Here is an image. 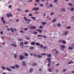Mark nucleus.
Segmentation results:
<instances>
[{"instance_id": "1", "label": "nucleus", "mask_w": 74, "mask_h": 74, "mask_svg": "<svg viewBox=\"0 0 74 74\" xmlns=\"http://www.w3.org/2000/svg\"><path fill=\"white\" fill-rule=\"evenodd\" d=\"M25 57L23 56L22 55L20 56L19 59L21 60H23V59H25Z\"/></svg>"}, {"instance_id": "2", "label": "nucleus", "mask_w": 74, "mask_h": 74, "mask_svg": "<svg viewBox=\"0 0 74 74\" xmlns=\"http://www.w3.org/2000/svg\"><path fill=\"white\" fill-rule=\"evenodd\" d=\"M11 45L14 47H17V45L16 44L14 43L11 44Z\"/></svg>"}, {"instance_id": "3", "label": "nucleus", "mask_w": 74, "mask_h": 74, "mask_svg": "<svg viewBox=\"0 0 74 74\" xmlns=\"http://www.w3.org/2000/svg\"><path fill=\"white\" fill-rule=\"evenodd\" d=\"M33 71V68H31L29 69V72L30 73H32Z\"/></svg>"}, {"instance_id": "4", "label": "nucleus", "mask_w": 74, "mask_h": 74, "mask_svg": "<svg viewBox=\"0 0 74 74\" xmlns=\"http://www.w3.org/2000/svg\"><path fill=\"white\" fill-rule=\"evenodd\" d=\"M36 30L37 32H39L40 33H42V31L41 29H36Z\"/></svg>"}, {"instance_id": "5", "label": "nucleus", "mask_w": 74, "mask_h": 74, "mask_svg": "<svg viewBox=\"0 0 74 74\" xmlns=\"http://www.w3.org/2000/svg\"><path fill=\"white\" fill-rule=\"evenodd\" d=\"M22 64L23 66H25L26 65V62L24 61H23L22 62Z\"/></svg>"}, {"instance_id": "6", "label": "nucleus", "mask_w": 74, "mask_h": 74, "mask_svg": "<svg viewBox=\"0 0 74 74\" xmlns=\"http://www.w3.org/2000/svg\"><path fill=\"white\" fill-rule=\"evenodd\" d=\"M24 55L25 56H26V57H27V56H29V54L26 53H24Z\"/></svg>"}, {"instance_id": "7", "label": "nucleus", "mask_w": 74, "mask_h": 74, "mask_svg": "<svg viewBox=\"0 0 74 74\" xmlns=\"http://www.w3.org/2000/svg\"><path fill=\"white\" fill-rule=\"evenodd\" d=\"M32 45H35V42H32L31 43Z\"/></svg>"}, {"instance_id": "8", "label": "nucleus", "mask_w": 74, "mask_h": 74, "mask_svg": "<svg viewBox=\"0 0 74 74\" xmlns=\"http://www.w3.org/2000/svg\"><path fill=\"white\" fill-rule=\"evenodd\" d=\"M61 47L62 48H65V47H66V46L64 45H61Z\"/></svg>"}, {"instance_id": "9", "label": "nucleus", "mask_w": 74, "mask_h": 74, "mask_svg": "<svg viewBox=\"0 0 74 74\" xmlns=\"http://www.w3.org/2000/svg\"><path fill=\"white\" fill-rule=\"evenodd\" d=\"M36 28V27L35 26L31 27H30L31 29H35Z\"/></svg>"}, {"instance_id": "10", "label": "nucleus", "mask_w": 74, "mask_h": 74, "mask_svg": "<svg viewBox=\"0 0 74 74\" xmlns=\"http://www.w3.org/2000/svg\"><path fill=\"white\" fill-rule=\"evenodd\" d=\"M20 44L21 46H23V42H21L20 43Z\"/></svg>"}, {"instance_id": "11", "label": "nucleus", "mask_w": 74, "mask_h": 74, "mask_svg": "<svg viewBox=\"0 0 74 74\" xmlns=\"http://www.w3.org/2000/svg\"><path fill=\"white\" fill-rule=\"evenodd\" d=\"M34 48L33 46H31L29 48L31 50H33V49H34Z\"/></svg>"}, {"instance_id": "12", "label": "nucleus", "mask_w": 74, "mask_h": 74, "mask_svg": "<svg viewBox=\"0 0 74 74\" xmlns=\"http://www.w3.org/2000/svg\"><path fill=\"white\" fill-rule=\"evenodd\" d=\"M15 66L16 68H19L20 67V66L19 65H18V64H16L15 65Z\"/></svg>"}, {"instance_id": "13", "label": "nucleus", "mask_w": 74, "mask_h": 74, "mask_svg": "<svg viewBox=\"0 0 74 74\" xmlns=\"http://www.w3.org/2000/svg\"><path fill=\"white\" fill-rule=\"evenodd\" d=\"M51 60V58H47V60H48L49 62V61H50V60Z\"/></svg>"}, {"instance_id": "14", "label": "nucleus", "mask_w": 74, "mask_h": 74, "mask_svg": "<svg viewBox=\"0 0 74 74\" xmlns=\"http://www.w3.org/2000/svg\"><path fill=\"white\" fill-rule=\"evenodd\" d=\"M62 44H66V41L65 40H62Z\"/></svg>"}, {"instance_id": "15", "label": "nucleus", "mask_w": 74, "mask_h": 74, "mask_svg": "<svg viewBox=\"0 0 74 74\" xmlns=\"http://www.w3.org/2000/svg\"><path fill=\"white\" fill-rule=\"evenodd\" d=\"M61 10L62 11H64V12H65L66 11V10H65V8H61Z\"/></svg>"}, {"instance_id": "16", "label": "nucleus", "mask_w": 74, "mask_h": 74, "mask_svg": "<svg viewBox=\"0 0 74 74\" xmlns=\"http://www.w3.org/2000/svg\"><path fill=\"white\" fill-rule=\"evenodd\" d=\"M48 71H49V72H52V69H51L50 68H49V69L48 68Z\"/></svg>"}, {"instance_id": "17", "label": "nucleus", "mask_w": 74, "mask_h": 74, "mask_svg": "<svg viewBox=\"0 0 74 74\" xmlns=\"http://www.w3.org/2000/svg\"><path fill=\"white\" fill-rule=\"evenodd\" d=\"M6 69L8 70V71H11V70L10 69V68H8L7 67L6 68Z\"/></svg>"}, {"instance_id": "18", "label": "nucleus", "mask_w": 74, "mask_h": 74, "mask_svg": "<svg viewBox=\"0 0 74 74\" xmlns=\"http://www.w3.org/2000/svg\"><path fill=\"white\" fill-rule=\"evenodd\" d=\"M14 59H16L17 58V55L16 54L14 55Z\"/></svg>"}, {"instance_id": "19", "label": "nucleus", "mask_w": 74, "mask_h": 74, "mask_svg": "<svg viewBox=\"0 0 74 74\" xmlns=\"http://www.w3.org/2000/svg\"><path fill=\"white\" fill-rule=\"evenodd\" d=\"M36 45H41V44H39L38 42L36 43Z\"/></svg>"}, {"instance_id": "20", "label": "nucleus", "mask_w": 74, "mask_h": 74, "mask_svg": "<svg viewBox=\"0 0 74 74\" xmlns=\"http://www.w3.org/2000/svg\"><path fill=\"white\" fill-rule=\"evenodd\" d=\"M69 5H70V6H71V7H73V4L71 3H69Z\"/></svg>"}, {"instance_id": "21", "label": "nucleus", "mask_w": 74, "mask_h": 74, "mask_svg": "<svg viewBox=\"0 0 74 74\" xmlns=\"http://www.w3.org/2000/svg\"><path fill=\"white\" fill-rule=\"evenodd\" d=\"M10 30H11L13 33H14V29L13 28H10Z\"/></svg>"}, {"instance_id": "22", "label": "nucleus", "mask_w": 74, "mask_h": 74, "mask_svg": "<svg viewBox=\"0 0 74 74\" xmlns=\"http://www.w3.org/2000/svg\"><path fill=\"white\" fill-rule=\"evenodd\" d=\"M59 43H62V40H58Z\"/></svg>"}, {"instance_id": "23", "label": "nucleus", "mask_w": 74, "mask_h": 74, "mask_svg": "<svg viewBox=\"0 0 74 74\" xmlns=\"http://www.w3.org/2000/svg\"><path fill=\"white\" fill-rule=\"evenodd\" d=\"M37 57H38V58H42V56H40V55H38L37 56Z\"/></svg>"}, {"instance_id": "24", "label": "nucleus", "mask_w": 74, "mask_h": 74, "mask_svg": "<svg viewBox=\"0 0 74 74\" xmlns=\"http://www.w3.org/2000/svg\"><path fill=\"white\" fill-rule=\"evenodd\" d=\"M11 68L12 69H15V67L14 66H12L11 67Z\"/></svg>"}, {"instance_id": "25", "label": "nucleus", "mask_w": 74, "mask_h": 74, "mask_svg": "<svg viewBox=\"0 0 74 74\" xmlns=\"http://www.w3.org/2000/svg\"><path fill=\"white\" fill-rule=\"evenodd\" d=\"M38 37H42V35H37Z\"/></svg>"}, {"instance_id": "26", "label": "nucleus", "mask_w": 74, "mask_h": 74, "mask_svg": "<svg viewBox=\"0 0 74 74\" xmlns=\"http://www.w3.org/2000/svg\"><path fill=\"white\" fill-rule=\"evenodd\" d=\"M31 18H32L34 19V20H36V18L34 17H33V16H31Z\"/></svg>"}, {"instance_id": "27", "label": "nucleus", "mask_w": 74, "mask_h": 74, "mask_svg": "<svg viewBox=\"0 0 74 74\" xmlns=\"http://www.w3.org/2000/svg\"><path fill=\"white\" fill-rule=\"evenodd\" d=\"M71 63H73V62L71 61V62H68V64H71Z\"/></svg>"}, {"instance_id": "28", "label": "nucleus", "mask_w": 74, "mask_h": 74, "mask_svg": "<svg viewBox=\"0 0 74 74\" xmlns=\"http://www.w3.org/2000/svg\"><path fill=\"white\" fill-rule=\"evenodd\" d=\"M47 56L49 57H51V54H50L49 55H47Z\"/></svg>"}, {"instance_id": "29", "label": "nucleus", "mask_w": 74, "mask_h": 74, "mask_svg": "<svg viewBox=\"0 0 74 74\" xmlns=\"http://www.w3.org/2000/svg\"><path fill=\"white\" fill-rule=\"evenodd\" d=\"M73 48H74L73 47H69V49H73Z\"/></svg>"}, {"instance_id": "30", "label": "nucleus", "mask_w": 74, "mask_h": 74, "mask_svg": "<svg viewBox=\"0 0 74 74\" xmlns=\"http://www.w3.org/2000/svg\"><path fill=\"white\" fill-rule=\"evenodd\" d=\"M42 37H43V38H48L45 35H44L42 36Z\"/></svg>"}, {"instance_id": "31", "label": "nucleus", "mask_w": 74, "mask_h": 74, "mask_svg": "<svg viewBox=\"0 0 74 74\" xmlns=\"http://www.w3.org/2000/svg\"><path fill=\"white\" fill-rule=\"evenodd\" d=\"M4 20V17H2L1 18V21L2 22H3V21Z\"/></svg>"}, {"instance_id": "32", "label": "nucleus", "mask_w": 74, "mask_h": 74, "mask_svg": "<svg viewBox=\"0 0 74 74\" xmlns=\"http://www.w3.org/2000/svg\"><path fill=\"white\" fill-rule=\"evenodd\" d=\"M54 1V3H57V2L59 1V0H55Z\"/></svg>"}, {"instance_id": "33", "label": "nucleus", "mask_w": 74, "mask_h": 74, "mask_svg": "<svg viewBox=\"0 0 74 74\" xmlns=\"http://www.w3.org/2000/svg\"><path fill=\"white\" fill-rule=\"evenodd\" d=\"M24 18L26 21H27V18H26V17H24Z\"/></svg>"}, {"instance_id": "34", "label": "nucleus", "mask_w": 74, "mask_h": 74, "mask_svg": "<svg viewBox=\"0 0 74 74\" xmlns=\"http://www.w3.org/2000/svg\"><path fill=\"white\" fill-rule=\"evenodd\" d=\"M39 10V8H37L35 9V11H37V10Z\"/></svg>"}, {"instance_id": "35", "label": "nucleus", "mask_w": 74, "mask_h": 74, "mask_svg": "<svg viewBox=\"0 0 74 74\" xmlns=\"http://www.w3.org/2000/svg\"><path fill=\"white\" fill-rule=\"evenodd\" d=\"M24 44L26 45L28 44V42L27 41H26L24 42Z\"/></svg>"}, {"instance_id": "36", "label": "nucleus", "mask_w": 74, "mask_h": 74, "mask_svg": "<svg viewBox=\"0 0 74 74\" xmlns=\"http://www.w3.org/2000/svg\"><path fill=\"white\" fill-rule=\"evenodd\" d=\"M17 10H18V11H22V10H21V9L20 8L17 9Z\"/></svg>"}, {"instance_id": "37", "label": "nucleus", "mask_w": 74, "mask_h": 74, "mask_svg": "<svg viewBox=\"0 0 74 74\" xmlns=\"http://www.w3.org/2000/svg\"><path fill=\"white\" fill-rule=\"evenodd\" d=\"M64 34H65V35H66L67 34H68V33H67V32H64Z\"/></svg>"}, {"instance_id": "38", "label": "nucleus", "mask_w": 74, "mask_h": 74, "mask_svg": "<svg viewBox=\"0 0 74 74\" xmlns=\"http://www.w3.org/2000/svg\"><path fill=\"white\" fill-rule=\"evenodd\" d=\"M47 23H46V22H43L42 23V25H45Z\"/></svg>"}, {"instance_id": "39", "label": "nucleus", "mask_w": 74, "mask_h": 74, "mask_svg": "<svg viewBox=\"0 0 74 74\" xmlns=\"http://www.w3.org/2000/svg\"><path fill=\"white\" fill-rule=\"evenodd\" d=\"M7 17H8V18H10V15H9V14H7Z\"/></svg>"}, {"instance_id": "40", "label": "nucleus", "mask_w": 74, "mask_h": 74, "mask_svg": "<svg viewBox=\"0 0 74 74\" xmlns=\"http://www.w3.org/2000/svg\"><path fill=\"white\" fill-rule=\"evenodd\" d=\"M37 65V64L35 63H33V66H36Z\"/></svg>"}, {"instance_id": "41", "label": "nucleus", "mask_w": 74, "mask_h": 74, "mask_svg": "<svg viewBox=\"0 0 74 74\" xmlns=\"http://www.w3.org/2000/svg\"><path fill=\"white\" fill-rule=\"evenodd\" d=\"M1 67L3 69H5V66H1Z\"/></svg>"}, {"instance_id": "42", "label": "nucleus", "mask_w": 74, "mask_h": 74, "mask_svg": "<svg viewBox=\"0 0 74 74\" xmlns=\"http://www.w3.org/2000/svg\"><path fill=\"white\" fill-rule=\"evenodd\" d=\"M34 56H35V57L37 56V54L36 53H34Z\"/></svg>"}, {"instance_id": "43", "label": "nucleus", "mask_w": 74, "mask_h": 74, "mask_svg": "<svg viewBox=\"0 0 74 74\" xmlns=\"http://www.w3.org/2000/svg\"><path fill=\"white\" fill-rule=\"evenodd\" d=\"M47 54L46 53H42V55L43 56V55H46Z\"/></svg>"}, {"instance_id": "44", "label": "nucleus", "mask_w": 74, "mask_h": 74, "mask_svg": "<svg viewBox=\"0 0 74 74\" xmlns=\"http://www.w3.org/2000/svg\"><path fill=\"white\" fill-rule=\"evenodd\" d=\"M34 33L35 34H37V32L34 31Z\"/></svg>"}, {"instance_id": "45", "label": "nucleus", "mask_w": 74, "mask_h": 74, "mask_svg": "<svg viewBox=\"0 0 74 74\" xmlns=\"http://www.w3.org/2000/svg\"><path fill=\"white\" fill-rule=\"evenodd\" d=\"M56 19H54L53 21L52 22H56Z\"/></svg>"}, {"instance_id": "46", "label": "nucleus", "mask_w": 74, "mask_h": 74, "mask_svg": "<svg viewBox=\"0 0 74 74\" xmlns=\"http://www.w3.org/2000/svg\"><path fill=\"white\" fill-rule=\"evenodd\" d=\"M29 11L28 10H26L25 11V12H29Z\"/></svg>"}, {"instance_id": "47", "label": "nucleus", "mask_w": 74, "mask_h": 74, "mask_svg": "<svg viewBox=\"0 0 74 74\" xmlns=\"http://www.w3.org/2000/svg\"><path fill=\"white\" fill-rule=\"evenodd\" d=\"M58 26H59V27L61 25H60V23H58Z\"/></svg>"}, {"instance_id": "48", "label": "nucleus", "mask_w": 74, "mask_h": 74, "mask_svg": "<svg viewBox=\"0 0 74 74\" xmlns=\"http://www.w3.org/2000/svg\"><path fill=\"white\" fill-rule=\"evenodd\" d=\"M67 70V69H63L62 71L63 72H64V71H66Z\"/></svg>"}, {"instance_id": "49", "label": "nucleus", "mask_w": 74, "mask_h": 74, "mask_svg": "<svg viewBox=\"0 0 74 74\" xmlns=\"http://www.w3.org/2000/svg\"><path fill=\"white\" fill-rule=\"evenodd\" d=\"M66 29H70L71 28V27L70 26H68L67 27H66Z\"/></svg>"}, {"instance_id": "50", "label": "nucleus", "mask_w": 74, "mask_h": 74, "mask_svg": "<svg viewBox=\"0 0 74 74\" xmlns=\"http://www.w3.org/2000/svg\"><path fill=\"white\" fill-rule=\"evenodd\" d=\"M35 14H40V12H37V11L35 12Z\"/></svg>"}, {"instance_id": "51", "label": "nucleus", "mask_w": 74, "mask_h": 74, "mask_svg": "<svg viewBox=\"0 0 74 74\" xmlns=\"http://www.w3.org/2000/svg\"><path fill=\"white\" fill-rule=\"evenodd\" d=\"M35 1L36 2H38V3L40 2V0H35Z\"/></svg>"}, {"instance_id": "52", "label": "nucleus", "mask_w": 74, "mask_h": 74, "mask_svg": "<svg viewBox=\"0 0 74 74\" xmlns=\"http://www.w3.org/2000/svg\"><path fill=\"white\" fill-rule=\"evenodd\" d=\"M74 9V8H72L71 9V11H73Z\"/></svg>"}, {"instance_id": "53", "label": "nucleus", "mask_w": 74, "mask_h": 74, "mask_svg": "<svg viewBox=\"0 0 74 74\" xmlns=\"http://www.w3.org/2000/svg\"><path fill=\"white\" fill-rule=\"evenodd\" d=\"M51 65L50 64H47V67H49L50 66V65Z\"/></svg>"}, {"instance_id": "54", "label": "nucleus", "mask_w": 74, "mask_h": 74, "mask_svg": "<svg viewBox=\"0 0 74 74\" xmlns=\"http://www.w3.org/2000/svg\"><path fill=\"white\" fill-rule=\"evenodd\" d=\"M18 41H21L22 40L21 39H20L19 38H18Z\"/></svg>"}, {"instance_id": "55", "label": "nucleus", "mask_w": 74, "mask_h": 74, "mask_svg": "<svg viewBox=\"0 0 74 74\" xmlns=\"http://www.w3.org/2000/svg\"><path fill=\"white\" fill-rule=\"evenodd\" d=\"M39 28L40 29H42V28H43V27H42V26H40L39 27Z\"/></svg>"}, {"instance_id": "56", "label": "nucleus", "mask_w": 74, "mask_h": 74, "mask_svg": "<svg viewBox=\"0 0 74 74\" xmlns=\"http://www.w3.org/2000/svg\"><path fill=\"white\" fill-rule=\"evenodd\" d=\"M39 71H42V69H41V68H40L39 69Z\"/></svg>"}, {"instance_id": "57", "label": "nucleus", "mask_w": 74, "mask_h": 74, "mask_svg": "<svg viewBox=\"0 0 74 74\" xmlns=\"http://www.w3.org/2000/svg\"><path fill=\"white\" fill-rule=\"evenodd\" d=\"M40 5L41 7H43V4H40Z\"/></svg>"}, {"instance_id": "58", "label": "nucleus", "mask_w": 74, "mask_h": 74, "mask_svg": "<svg viewBox=\"0 0 74 74\" xmlns=\"http://www.w3.org/2000/svg\"><path fill=\"white\" fill-rule=\"evenodd\" d=\"M43 48H44V49H47V47L46 46H44L43 47Z\"/></svg>"}, {"instance_id": "59", "label": "nucleus", "mask_w": 74, "mask_h": 74, "mask_svg": "<svg viewBox=\"0 0 74 74\" xmlns=\"http://www.w3.org/2000/svg\"><path fill=\"white\" fill-rule=\"evenodd\" d=\"M33 15L32 14H29V16H32Z\"/></svg>"}, {"instance_id": "60", "label": "nucleus", "mask_w": 74, "mask_h": 74, "mask_svg": "<svg viewBox=\"0 0 74 74\" xmlns=\"http://www.w3.org/2000/svg\"><path fill=\"white\" fill-rule=\"evenodd\" d=\"M20 32H21V33H23V31L22 30H21Z\"/></svg>"}, {"instance_id": "61", "label": "nucleus", "mask_w": 74, "mask_h": 74, "mask_svg": "<svg viewBox=\"0 0 74 74\" xmlns=\"http://www.w3.org/2000/svg\"><path fill=\"white\" fill-rule=\"evenodd\" d=\"M9 15L11 16H12V15H11V13H9Z\"/></svg>"}, {"instance_id": "62", "label": "nucleus", "mask_w": 74, "mask_h": 74, "mask_svg": "<svg viewBox=\"0 0 74 74\" xmlns=\"http://www.w3.org/2000/svg\"><path fill=\"white\" fill-rule=\"evenodd\" d=\"M43 47H44V46L43 45H40V47H41V48H42Z\"/></svg>"}, {"instance_id": "63", "label": "nucleus", "mask_w": 74, "mask_h": 74, "mask_svg": "<svg viewBox=\"0 0 74 74\" xmlns=\"http://www.w3.org/2000/svg\"><path fill=\"white\" fill-rule=\"evenodd\" d=\"M71 72L72 73H73V74H74V71H71Z\"/></svg>"}, {"instance_id": "64", "label": "nucleus", "mask_w": 74, "mask_h": 74, "mask_svg": "<svg viewBox=\"0 0 74 74\" xmlns=\"http://www.w3.org/2000/svg\"><path fill=\"white\" fill-rule=\"evenodd\" d=\"M0 34H3V32H2V31H1Z\"/></svg>"}]
</instances>
